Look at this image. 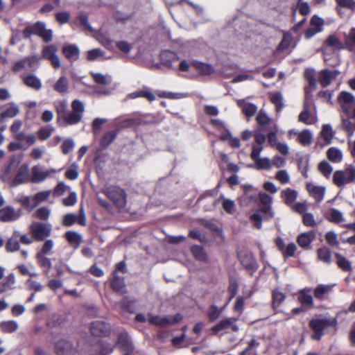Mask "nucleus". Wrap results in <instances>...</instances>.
<instances>
[{"label":"nucleus","mask_w":355,"mask_h":355,"mask_svg":"<svg viewBox=\"0 0 355 355\" xmlns=\"http://www.w3.org/2000/svg\"><path fill=\"white\" fill-rule=\"evenodd\" d=\"M315 232L311 230L298 235L297 242L301 248L308 249L310 247L311 243L315 240Z\"/></svg>","instance_id":"nucleus-17"},{"label":"nucleus","mask_w":355,"mask_h":355,"mask_svg":"<svg viewBox=\"0 0 355 355\" xmlns=\"http://www.w3.org/2000/svg\"><path fill=\"white\" fill-rule=\"evenodd\" d=\"M306 189L309 194L314 198V199L320 202H321L324 196L325 188L322 186H315L311 183L306 184Z\"/></svg>","instance_id":"nucleus-22"},{"label":"nucleus","mask_w":355,"mask_h":355,"mask_svg":"<svg viewBox=\"0 0 355 355\" xmlns=\"http://www.w3.org/2000/svg\"><path fill=\"white\" fill-rule=\"evenodd\" d=\"M191 65L202 75L209 76L214 71L213 67L210 64L201 62L198 60H193Z\"/></svg>","instance_id":"nucleus-31"},{"label":"nucleus","mask_w":355,"mask_h":355,"mask_svg":"<svg viewBox=\"0 0 355 355\" xmlns=\"http://www.w3.org/2000/svg\"><path fill=\"white\" fill-rule=\"evenodd\" d=\"M259 196L262 206L250 216V220L255 228L260 230L262 227L263 220L272 218L274 217V212L271 209L272 197L266 193H259Z\"/></svg>","instance_id":"nucleus-1"},{"label":"nucleus","mask_w":355,"mask_h":355,"mask_svg":"<svg viewBox=\"0 0 355 355\" xmlns=\"http://www.w3.org/2000/svg\"><path fill=\"white\" fill-rule=\"evenodd\" d=\"M58 49L53 44L47 45L42 50V57L51 62L55 69L60 67V60L57 55Z\"/></svg>","instance_id":"nucleus-8"},{"label":"nucleus","mask_w":355,"mask_h":355,"mask_svg":"<svg viewBox=\"0 0 355 355\" xmlns=\"http://www.w3.org/2000/svg\"><path fill=\"white\" fill-rule=\"evenodd\" d=\"M51 173H55V171L54 169L45 171L40 166H34L31 169V182L36 184L42 182L50 175Z\"/></svg>","instance_id":"nucleus-12"},{"label":"nucleus","mask_w":355,"mask_h":355,"mask_svg":"<svg viewBox=\"0 0 355 355\" xmlns=\"http://www.w3.org/2000/svg\"><path fill=\"white\" fill-rule=\"evenodd\" d=\"M62 53L64 56L71 62L78 60L80 56V51L78 47L75 44H68L62 48Z\"/></svg>","instance_id":"nucleus-24"},{"label":"nucleus","mask_w":355,"mask_h":355,"mask_svg":"<svg viewBox=\"0 0 355 355\" xmlns=\"http://www.w3.org/2000/svg\"><path fill=\"white\" fill-rule=\"evenodd\" d=\"M340 104H355V96L350 92H341L338 96Z\"/></svg>","instance_id":"nucleus-51"},{"label":"nucleus","mask_w":355,"mask_h":355,"mask_svg":"<svg viewBox=\"0 0 355 355\" xmlns=\"http://www.w3.org/2000/svg\"><path fill=\"white\" fill-rule=\"evenodd\" d=\"M85 112V105L78 99H75L71 103V111L66 113L60 123L62 125H73L78 124L82 120Z\"/></svg>","instance_id":"nucleus-2"},{"label":"nucleus","mask_w":355,"mask_h":355,"mask_svg":"<svg viewBox=\"0 0 355 355\" xmlns=\"http://www.w3.org/2000/svg\"><path fill=\"white\" fill-rule=\"evenodd\" d=\"M332 290V286L328 284H319L314 289L313 294L316 299L323 300L326 295Z\"/></svg>","instance_id":"nucleus-34"},{"label":"nucleus","mask_w":355,"mask_h":355,"mask_svg":"<svg viewBox=\"0 0 355 355\" xmlns=\"http://www.w3.org/2000/svg\"><path fill=\"white\" fill-rule=\"evenodd\" d=\"M223 200L222 206L224 210L230 214H234L235 211V203L233 200L225 198L223 196H220Z\"/></svg>","instance_id":"nucleus-62"},{"label":"nucleus","mask_w":355,"mask_h":355,"mask_svg":"<svg viewBox=\"0 0 355 355\" xmlns=\"http://www.w3.org/2000/svg\"><path fill=\"white\" fill-rule=\"evenodd\" d=\"M69 87V81L65 76H61L55 83L53 88L60 94L67 93Z\"/></svg>","instance_id":"nucleus-43"},{"label":"nucleus","mask_w":355,"mask_h":355,"mask_svg":"<svg viewBox=\"0 0 355 355\" xmlns=\"http://www.w3.org/2000/svg\"><path fill=\"white\" fill-rule=\"evenodd\" d=\"M298 141L303 146H309L312 142V135L308 130H304L298 133Z\"/></svg>","instance_id":"nucleus-50"},{"label":"nucleus","mask_w":355,"mask_h":355,"mask_svg":"<svg viewBox=\"0 0 355 355\" xmlns=\"http://www.w3.org/2000/svg\"><path fill=\"white\" fill-rule=\"evenodd\" d=\"M55 347L58 355H70L72 351V344L67 340L58 341Z\"/></svg>","instance_id":"nucleus-32"},{"label":"nucleus","mask_w":355,"mask_h":355,"mask_svg":"<svg viewBox=\"0 0 355 355\" xmlns=\"http://www.w3.org/2000/svg\"><path fill=\"white\" fill-rule=\"evenodd\" d=\"M298 120L299 121L306 125H311L313 123V120L311 118L310 112L306 104L304 105L303 111L299 114Z\"/></svg>","instance_id":"nucleus-57"},{"label":"nucleus","mask_w":355,"mask_h":355,"mask_svg":"<svg viewBox=\"0 0 355 355\" xmlns=\"http://www.w3.org/2000/svg\"><path fill=\"white\" fill-rule=\"evenodd\" d=\"M254 161H255L257 168L259 170H270L271 168V161L268 157H258Z\"/></svg>","instance_id":"nucleus-54"},{"label":"nucleus","mask_w":355,"mask_h":355,"mask_svg":"<svg viewBox=\"0 0 355 355\" xmlns=\"http://www.w3.org/2000/svg\"><path fill=\"white\" fill-rule=\"evenodd\" d=\"M51 230L52 225L50 223L34 221L29 226L30 234L37 241H44L51 235Z\"/></svg>","instance_id":"nucleus-5"},{"label":"nucleus","mask_w":355,"mask_h":355,"mask_svg":"<svg viewBox=\"0 0 355 355\" xmlns=\"http://www.w3.org/2000/svg\"><path fill=\"white\" fill-rule=\"evenodd\" d=\"M286 295L278 290L272 291V305L274 309H277L285 300Z\"/></svg>","instance_id":"nucleus-53"},{"label":"nucleus","mask_w":355,"mask_h":355,"mask_svg":"<svg viewBox=\"0 0 355 355\" xmlns=\"http://www.w3.org/2000/svg\"><path fill=\"white\" fill-rule=\"evenodd\" d=\"M237 105L241 108L242 112L247 117L253 116L257 112V106L252 103L246 101L245 99L237 101Z\"/></svg>","instance_id":"nucleus-21"},{"label":"nucleus","mask_w":355,"mask_h":355,"mask_svg":"<svg viewBox=\"0 0 355 355\" xmlns=\"http://www.w3.org/2000/svg\"><path fill=\"white\" fill-rule=\"evenodd\" d=\"M337 324L336 318H313L310 322L309 325L314 333L311 335V338L316 340H320L323 335V331L329 327H336Z\"/></svg>","instance_id":"nucleus-4"},{"label":"nucleus","mask_w":355,"mask_h":355,"mask_svg":"<svg viewBox=\"0 0 355 355\" xmlns=\"http://www.w3.org/2000/svg\"><path fill=\"white\" fill-rule=\"evenodd\" d=\"M106 195L118 207H123L126 205V193L119 187H110L106 190Z\"/></svg>","instance_id":"nucleus-7"},{"label":"nucleus","mask_w":355,"mask_h":355,"mask_svg":"<svg viewBox=\"0 0 355 355\" xmlns=\"http://www.w3.org/2000/svg\"><path fill=\"white\" fill-rule=\"evenodd\" d=\"M90 331L92 335L101 337L105 336L108 333L109 327L104 322L95 321L91 324Z\"/></svg>","instance_id":"nucleus-19"},{"label":"nucleus","mask_w":355,"mask_h":355,"mask_svg":"<svg viewBox=\"0 0 355 355\" xmlns=\"http://www.w3.org/2000/svg\"><path fill=\"white\" fill-rule=\"evenodd\" d=\"M50 214L51 210L49 208L42 207L35 211L34 216L41 220L46 221L49 220Z\"/></svg>","instance_id":"nucleus-52"},{"label":"nucleus","mask_w":355,"mask_h":355,"mask_svg":"<svg viewBox=\"0 0 355 355\" xmlns=\"http://www.w3.org/2000/svg\"><path fill=\"white\" fill-rule=\"evenodd\" d=\"M318 170L324 177L329 178L333 171V167L328 162L324 160L320 162Z\"/></svg>","instance_id":"nucleus-58"},{"label":"nucleus","mask_w":355,"mask_h":355,"mask_svg":"<svg viewBox=\"0 0 355 355\" xmlns=\"http://www.w3.org/2000/svg\"><path fill=\"white\" fill-rule=\"evenodd\" d=\"M22 121L19 119L14 121L10 127L12 137L14 139L20 143L24 141L28 146L33 145L36 141V137L33 134H26L21 130Z\"/></svg>","instance_id":"nucleus-6"},{"label":"nucleus","mask_w":355,"mask_h":355,"mask_svg":"<svg viewBox=\"0 0 355 355\" xmlns=\"http://www.w3.org/2000/svg\"><path fill=\"white\" fill-rule=\"evenodd\" d=\"M281 197L282 198L285 204L288 206H292L297 199V192L295 190L287 188L282 191Z\"/></svg>","instance_id":"nucleus-33"},{"label":"nucleus","mask_w":355,"mask_h":355,"mask_svg":"<svg viewBox=\"0 0 355 355\" xmlns=\"http://www.w3.org/2000/svg\"><path fill=\"white\" fill-rule=\"evenodd\" d=\"M191 251L196 259L201 261H207V254L202 246L193 245L191 247Z\"/></svg>","instance_id":"nucleus-49"},{"label":"nucleus","mask_w":355,"mask_h":355,"mask_svg":"<svg viewBox=\"0 0 355 355\" xmlns=\"http://www.w3.org/2000/svg\"><path fill=\"white\" fill-rule=\"evenodd\" d=\"M338 74V70L323 69L320 72L318 81L322 87H327L337 78Z\"/></svg>","instance_id":"nucleus-14"},{"label":"nucleus","mask_w":355,"mask_h":355,"mask_svg":"<svg viewBox=\"0 0 355 355\" xmlns=\"http://www.w3.org/2000/svg\"><path fill=\"white\" fill-rule=\"evenodd\" d=\"M18 323L15 320H6L0 322V329L6 334H11L17 330Z\"/></svg>","instance_id":"nucleus-39"},{"label":"nucleus","mask_w":355,"mask_h":355,"mask_svg":"<svg viewBox=\"0 0 355 355\" xmlns=\"http://www.w3.org/2000/svg\"><path fill=\"white\" fill-rule=\"evenodd\" d=\"M311 288H304L300 290L297 300L302 306L306 307L308 309H311L313 307V297L311 295Z\"/></svg>","instance_id":"nucleus-16"},{"label":"nucleus","mask_w":355,"mask_h":355,"mask_svg":"<svg viewBox=\"0 0 355 355\" xmlns=\"http://www.w3.org/2000/svg\"><path fill=\"white\" fill-rule=\"evenodd\" d=\"M335 132H334L331 125L325 124L322 126L321 136L328 144H331Z\"/></svg>","instance_id":"nucleus-45"},{"label":"nucleus","mask_w":355,"mask_h":355,"mask_svg":"<svg viewBox=\"0 0 355 355\" xmlns=\"http://www.w3.org/2000/svg\"><path fill=\"white\" fill-rule=\"evenodd\" d=\"M240 261L243 267L250 272L251 275H252L259 268L256 259L251 253H247L240 256Z\"/></svg>","instance_id":"nucleus-15"},{"label":"nucleus","mask_w":355,"mask_h":355,"mask_svg":"<svg viewBox=\"0 0 355 355\" xmlns=\"http://www.w3.org/2000/svg\"><path fill=\"white\" fill-rule=\"evenodd\" d=\"M336 264L338 267L344 272H352V266L351 262L340 253H336Z\"/></svg>","instance_id":"nucleus-35"},{"label":"nucleus","mask_w":355,"mask_h":355,"mask_svg":"<svg viewBox=\"0 0 355 355\" xmlns=\"http://www.w3.org/2000/svg\"><path fill=\"white\" fill-rule=\"evenodd\" d=\"M110 284L113 291L121 293L125 292V284L123 277H120L114 275Z\"/></svg>","instance_id":"nucleus-38"},{"label":"nucleus","mask_w":355,"mask_h":355,"mask_svg":"<svg viewBox=\"0 0 355 355\" xmlns=\"http://www.w3.org/2000/svg\"><path fill=\"white\" fill-rule=\"evenodd\" d=\"M0 114V123H3L6 118H13L19 113V108L15 103L12 102Z\"/></svg>","instance_id":"nucleus-28"},{"label":"nucleus","mask_w":355,"mask_h":355,"mask_svg":"<svg viewBox=\"0 0 355 355\" xmlns=\"http://www.w3.org/2000/svg\"><path fill=\"white\" fill-rule=\"evenodd\" d=\"M36 259L38 264L44 268L46 269V272H49L50 269L52 268V263L49 258L46 257L45 254H36Z\"/></svg>","instance_id":"nucleus-47"},{"label":"nucleus","mask_w":355,"mask_h":355,"mask_svg":"<svg viewBox=\"0 0 355 355\" xmlns=\"http://www.w3.org/2000/svg\"><path fill=\"white\" fill-rule=\"evenodd\" d=\"M114 346L110 343L101 340L92 355H109L114 351Z\"/></svg>","instance_id":"nucleus-27"},{"label":"nucleus","mask_w":355,"mask_h":355,"mask_svg":"<svg viewBox=\"0 0 355 355\" xmlns=\"http://www.w3.org/2000/svg\"><path fill=\"white\" fill-rule=\"evenodd\" d=\"M159 57L162 64L168 68H172L173 62L178 60L177 54L171 51H162Z\"/></svg>","instance_id":"nucleus-26"},{"label":"nucleus","mask_w":355,"mask_h":355,"mask_svg":"<svg viewBox=\"0 0 355 355\" xmlns=\"http://www.w3.org/2000/svg\"><path fill=\"white\" fill-rule=\"evenodd\" d=\"M19 236L20 232L14 230L11 236L8 239L6 243V250L7 252H13L20 250Z\"/></svg>","instance_id":"nucleus-18"},{"label":"nucleus","mask_w":355,"mask_h":355,"mask_svg":"<svg viewBox=\"0 0 355 355\" xmlns=\"http://www.w3.org/2000/svg\"><path fill=\"white\" fill-rule=\"evenodd\" d=\"M65 238L70 243H76L79 245L82 241L81 235L76 232H67L65 233Z\"/></svg>","instance_id":"nucleus-61"},{"label":"nucleus","mask_w":355,"mask_h":355,"mask_svg":"<svg viewBox=\"0 0 355 355\" xmlns=\"http://www.w3.org/2000/svg\"><path fill=\"white\" fill-rule=\"evenodd\" d=\"M54 128L51 125L42 127L38 130L37 136L41 141H45L51 137Z\"/></svg>","instance_id":"nucleus-56"},{"label":"nucleus","mask_w":355,"mask_h":355,"mask_svg":"<svg viewBox=\"0 0 355 355\" xmlns=\"http://www.w3.org/2000/svg\"><path fill=\"white\" fill-rule=\"evenodd\" d=\"M128 97L132 99L144 97L147 98L149 101H153L155 99V95L149 89L135 91L129 94Z\"/></svg>","instance_id":"nucleus-36"},{"label":"nucleus","mask_w":355,"mask_h":355,"mask_svg":"<svg viewBox=\"0 0 355 355\" xmlns=\"http://www.w3.org/2000/svg\"><path fill=\"white\" fill-rule=\"evenodd\" d=\"M29 181H31L29 167L28 164H24L19 168L15 177L12 181L11 185L12 187H17Z\"/></svg>","instance_id":"nucleus-9"},{"label":"nucleus","mask_w":355,"mask_h":355,"mask_svg":"<svg viewBox=\"0 0 355 355\" xmlns=\"http://www.w3.org/2000/svg\"><path fill=\"white\" fill-rule=\"evenodd\" d=\"M318 259L329 264L331 261V254L329 249L327 247L319 248L317 251Z\"/></svg>","instance_id":"nucleus-48"},{"label":"nucleus","mask_w":355,"mask_h":355,"mask_svg":"<svg viewBox=\"0 0 355 355\" xmlns=\"http://www.w3.org/2000/svg\"><path fill=\"white\" fill-rule=\"evenodd\" d=\"M53 107L56 111L58 123H60L67 112V102L66 100L55 101Z\"/></svg>","instance_id":"nucleus-29"},{"label":"nucleus","mask_w":355,"mask_h":355,"mask_svg":"<svg viewBox=\"0 0 355 355\" xmlns=\"http://www.w3.org/2000/svg\"><path fill=\"white\" fill-rule=\"evenodd\" d=\"M270 101L275 105L277 112H281L284 107L283 96L279 92L270 94Z\"/></svg>","instance_id":"nucleus-41"},{"label":"nucleus","mask_w":355,"mask_h":355,"mask_svg":"<svg viewBox=\"0 0 355 355\" xmlns=\"http://www.w3.org/2000/svg\"><path fill=\"white\" fill-rule=\"evenodd\" d=\"M21 216L20 210L16 211L12 207L7 206L0 209V221L8 223L15 221Z\"/></svg>","instance_id":"nucleus-11"},{"label":"nucleus","mask_w":355,"mask_h":355,"mask_svg":"<svg viewBox=\"0 0 355 355\" xmlns=\"http://www.w3.org/2000/svg\"><path fill=\"white\" fill-rule=\"evenodd\" d=\"M237 320L235 318H227L221 320L218 323L211 327V331L214 334H218L220 331L227 330L230 328L234 331H239V327L235 324Z\"/></svg>","instance_id":"nucleus-10"},{"label":"nucleus","mask_w":355,"mask_h":355,"mask_svg":"<svg viewBox=\"0 0 355 355\" xmlns=\"http://www.w3.org/2000/svg\"><path fill=\"white\" fill-rule=\"evenodd\" d=\"M21 78L24 83L31 89L38 91L42 88L41 80L34 74L24 75Z\"/></svg>","instance_id":"nucleus-23"},{"label":"nucleus","mask_w":355,"mask_h":355,"mask_svg":"<svg viewBox=\"0 0 355 355\" xmlns=\"http://www.w3.org/2000/svg\"><path fill=\"white\" fill-rule=\"evenodd\" d=\"M25 59L27 65L28 66L31 70L35 71L39 67L40 58L38 55H33L31 56L26 57L25 58Z\"/></svg>","instance_id":"nucleus-64"},{"label":"nucleus","mask_w":355,"mask_h":355,"mask_svg":"<svg viewBox=\"0 0 355 355\" xmlns=\"http://www.w3.org/2000/svg\"><path fill=\"white\" fill-rule=\"evenodd\" d=\"M15 283V277L13 273L8 275L3 281L0 282V293L5 292L8 289H12Z\"/></svg>","instance_id":"nucleus-44"},{"label":"nucleus","mask_w":355,"mask_h":355,"mask_svg":"<svg viewBox=\"0 0 355 355\" xmlns=\"http://www.w3.org/2000/svg\"><path fill=\"white\" fill-rule=\"evenodd\" d=\"M117 131L110 130L106 132L102 137L100 141V144L102 148H106L108 147L113 141L116 138Z\"/></svg>","instance_id":"nucleus-40"},{"label":"nucleus","mask_w":355,"mask_h":355,"mask_svg":"<svg viewBox=\"0 0 355 355\" xmlns=\"http://www.w3.org/2000/svg\"><path fill=\"white\" fill-rule=\"evenodd\" d=\"M223 309H219L216 305L212 304L207 312V315L211 322L216 321L221 315Z\"/></svg>","instance_id":"nucleus-55"},{"label":"nucleus","mask_w":355,"mask_h":355,"mask_svg":"<svg viewBox=\"0 0 355 355\" xmlns=\"http://www.w3.org/2000/svg\"><path fill=\"white\" fill-rule=\"evenodd\" d=\"M293 37L290 33H284L283 35V38L277 46V50L279 51H283L287 49L291 45Z\"/></svg>","instance_id":"nucleus-59"},{"label":"nucleus","mask_w":355,"mask_h":355,"mask_svg":"<svg viewBox=\"0 0 355 355\" xmlns=\"http://www.w3.org/2000/svg\"><path fill=\"white\" fill-rule=\"evenodd\" d=\"M17 201L29 211L36 207L33 196H21L17 198Z\"/></svg>","instance_id":"nucleus-46"},{"label":"nucleus","mask_w":355,"mask_h":355,"mask_svg":"<svg viewBox=\"0 0 355 355\" xmlns=\"http://www.w3.org/2000/svg\"><path fill=\"white\" fill-rule=\"evenodd\" d=\"M333 182L339 188L355 182V166L349 165L344 170L336 171L333 175Z\"/></svg>","instance_id":"nucleus-3"},{"label":"nucleus","mask_w":355,"mask_h":355,"mask_svg":"<svg viewBox=\"0 0 355 355\" xmlns=\"http://www.w3.org/2000/svg\"><path fill=\"white\" fill-rule=\"evenodd\" d=\"M325 218L329 221L336 224L345 220L343 213L335 208L329 209L325 214Z\"/></svg>","instance_id":"nucleus-30"},{"label":"nucleus","mask_w":355,"mask_h":355,"mask_svg":"<svg viewBox=\"0 0 355 355\" xmlns=\"http://www.w3.org/2000/svg\"><path fill=\"white\" fill-rule=\"evenodd\" d=\"M142 121L140 118H126L116 120V126L117 130L122 128H131L141 125Z\"/></svg>","instance_id":"nucleus-25"},{"label":"nucleus","mask_w":355,"mask_h":355,"mask_svg":"<svg viewBox=\"0 0 355 355\" xmlns=\"http://www.w3.org/2000/svg\"><path fill=\"white\" fill-rule=\"evenodd\" d=\"M327 156L334 163H339L343 160L342 151L335 147H331L327 151Z\"/></svg>","instance_id":"nucleus-42"},{"label":"nucleus","mask_w":355,"mask_h":355,"mask_svg":"<svg viewBox=\"0 0 355 355\" xmlns=\"http://www.w3.org/2000/svg\"><path fill=\"white\" fill-rule=\"evenodd\" d=\"M116 345L122 352H135V346L127 332L123 331L118 335Z\"/></svg>","instance_id":"nucleus-13"},{"label":"nucleus","mask_w":355,"mask_h":355,"mask_svg":"<svg viewBox=\"0 0 355 355\" xmlns=\"http://www.w3.org/2000/svg\"><path fill=\"white\" fill-rule=\"evenodd\" d=\"M149 322L159 327H166L170 325L171 323L170 318L167 316H159L155 315H149Z\"/></svg>","instance_id":"nucleus-37"},{"label":"nucleus","mask_w":355,"mask_h":355,"mask_svg":"<svg viewBox=\"0 0 355 355\" xmlns=\"http://www.w3.org/2000/svg\"><path fill=\"white\" fill-rule=\"evenodd\" d=\"M37 36L42 39V40L48 43L53 39V31L51 29H46V24L44 21L37 22Z\"/></svg>","instance_id":"nucleus-20"},{"label":"nucleus","mask_w":355,"mask_h":355,"mask_svg":"<svg viewBox=\"0 0 355 355\" xmlns=\"http://www.w3.org/2000/svg\"><path fill=\"white\" fill-rule=\"evenodd\" d=\"M40 250L37 253L49 255L52 252L54 246V241L52 239H45Z\"/></svg>","instance_id":"nucleus-63"},{"label":"nucleus","mask_w":355,"mask_h":355,"mask_svg":"<svg viewBox=\"0 0 355 355\" xmlns=\"http://www.w3.org/2000/svg\"><path fill=\"white\" fill-rule=\"evenodd\" d=\"M260 343L255 339L249 341L248 347L242 351V355H246L248 353H252L254 355L257 354V348Z\"/></svg>","instance_id":"nucleus-60"}]
</instances>
